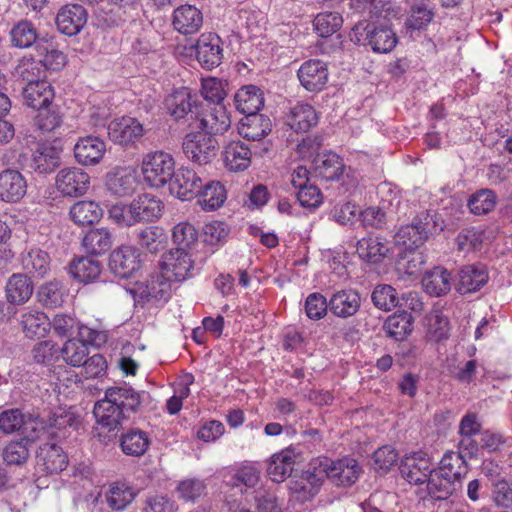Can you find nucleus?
I'll use <instances>...</instances> for the list:
<instances>
[{"mask_svg":"<svg viewBox=\"0 0 512 512\" xmlns=\"http://www.w3.org/2000/svg\"><path fill=\"white\" fill-rule=\"evenodd\" d=\"M141 404V394L129 386L110 387L105 397L94 406L97 423L107 431L118 429L126 414L134 412Z\"/></svg>","mask_w":512,"mask_h":512,"instance_id":"f257e3e1","label":"nucleus"},{"mask_svg":"<svg viewBox=\"0 0 512 512\" xmlns=\"http://www.w3.org/2000/svg\"><path fill=\"white\" fill-rule=\"evenodd\" d=\"M143 181L151 188L169 185L175 176L176 162L172 154L163 150L146 153L140 164Z\"/></svg>","mask_w":512,"mask_h":512,"instance_id":"f03ea898","label":"nucleus"},{"mask_svg":"<svg viewBox=\"0 0 512 512\" xmlns=\"http://www.w3.org/2000/svg\"><path fill=\"white\" fill-rule=\"evenodd\" d=\"M350 38L353 42L369 46L373 52L386 54L391 52L398 43L395 32L387 25L359 22L352 30Z\"/></svg>","mask_w":512,"mask_h":512,"instance_id":"7ed1b4c3","label":"nucleus"},{"mask_svg":"<svg viewBox=\"0 0 512 512\" xmlns=\"http://www.w3.org/2000/svg\"><path fill=\"white\" fill-rule=\"evenodd\" d=\"M107 341L104 331L92 329L86 325L78 326V339L68 340L61 349L63 360L73 366L80 367L88 357V345L100 347Z\"/></svg>","mask_w":512,"mask_h":512,"instance_id":"20e7f679","label":"nucleus"},{"mask_svg":"<svg viewBox=\"0 0 512 512\" xmlns=\"http://www.w3.org/2000/svg\"><path fill=\"white\" fill-rule=\"evenodd\" d=\"M434 217L430 212H422L411 224L400 227L395 235L396 244L402 245L408 251L423 245L429 235L437 230Z\"/></svg>","mask_w":512,"mask_h":512,"instance_id":"39448f33","label":"nucleus"},{"mask_svg":"<svg viewBox=\"0 0 512 512\" xmlns=\"http://www.w3.org/2000/svg\"><path fill=\"white\" fill-rule=\"evenodd\" d=\"M218 143L207 131H191L185 135L182 150L188 160L199 165L211 162L216 156Z\"/></svg>","mask_w":512,"mask_h":512,"instance_id":"423d86ee","label":"nucleus"},{"mask_svg":"<svg viewBox=\"0 0 512 512\" xmlns=\"http://www.w3.org/2000/svg\"><path fill=\"white\" fill-rule=\"evenodd\" d=\"M315 464L324 470V480L328 478L336 485L348 486L355 483L361 472L358 462L349 457L337 461L319 457L315 459Z\"/></svg>","mask_w":512,"mask_h":512,"instance_id":"0eeeda50","label":"nucleus"},{"mask_svg":"<svg viewBox=\"0 0 512 512\" xmlns=\"http://www.w3.org/2000/svg\"><path fill=\"white\" fill-rule=\"evenodd\" d=\"M91 177L80 167L62 168L55 177L56 190L64 197L79 198L88 193Z\"/></svg>","mask_w":512,"mask_h":512,"instance_id":"6e6552de","label":"nucleus"},{"mask_svg":"<svg viewBox=\"0 0 512 512\" xmlns=\"http://www.w3.org/2000/svg\"><path fill=\"white\" fill-rule=\"evenodd\" d=\"M110 140L124 147H135L145 135L143 124L136 118L122 116L113 119L107 126Z\"/></svg>","mask_w":512,"mask_h":512,"instance_id":"1a4fd4ad","label":"nucleus"},{"mask_svg":"<svg viewBox=\"0 0 512 512\" xmlns=\"http://www.w3.org/2000/svg\"><path fill=\"white\" fill-rule=\"evenodd\" d=\"M200 106L197 95L187 87L174 89L164 100L165 110L176 121L185 118L188 114L199 118Z\"/></svg>","mask_w":512,"mask_h":512,"instance_id":"9d476101","label":"nucleus"},{"mask_svg":"<svg viewBox=\"0 0 512 512\" xmlns=\"http://www.w3.org/2000/svg\"><path fill=\"white\" fill-rule=\"evenodd\" d=\"M0 429L5 433L21 431L26 440L35 441L43 426L37 418H25L20 410L10 409L0 414Z\"/></svg>","mask_w":512,"mask_h":512,"instance_id":"9b49d317","label":"nucleus"},{"mask_svg":"<svg viewBox=\"0 0 512 512\" xmlns=\"http://www.w3.org/2000/svg\"><path fill=\"white\" fill-rule=\"evenodd\" d=\"M192 254L193 252L171 249L162 257L161 269L163 273L179 282L192 277L194 272Z\"/></svg>","mask_w":512,"mask_h":512,"instance_id":"f8f14e48","label":"nucleus"},{"mask_svg":"<svg viewBox=\"0 0 512 512\" xmlns=\"http://www.w3.org/2000/svg\"><path fill=\"white\" fill-rule=\"evenodd\" d=\"M323 471L315 464V459L312 460L309 469L291 482L290 490L293 497L301 502L311 500L319 492L324 481Z\"/></svg>","mask_w":512,"mask_h":512,"instance_id":"ddd939ff","label":"nucleus"},{"mask_svg":"<svg viewBox=\"0 0 512 512\" xmlns=\"http://www.w3.org/2000/svg\"><path fill=\"white\" fill-rule=\"evenodd\" d=\"M300 84L309 92L322 91L329 78L327 64L319 59H309L297 71Z\"/></svg>","mask_w":512,"mask_h":512,"instance_id":"4468645a","label":"nucleus"},{"mask_svg":"<svg viewBox=\"0 0 512 512\" xmlns=\"http://www.w3.org/2000/svg\"><path fill=\"white\" fill-rule=\"evenodd\" d=\"M433 464L422 452L406 456L400 465L402 477L414 485H423L433 472Z\"/></svg>","mask_w":512,"mask_h":512,"instance_id":"2eb2a0df","label":"nucleus"},{"mask_svg":"<svg viewBox=\"0 0 512 512\" xmlns=\"http://www.w3.org/2000/svg\"><path fill=\"white\" fill-rule=\"evenodd\" d=\"M106 153L105 142L96 136L80 137L73 147L75 161L82 166L98 165Z\"/></svg>","mask_w":512,"mask_h":512,"instance_id":"dca6fc26","label":"nucleus"},{"mask_svg":"<svg viewBox=\"0 0 512 512\" xmlns=\"http://www.w3.org/2000/svg\"><path fill=\"white\" fill-rule=\"evenodd\" d=\"M202 179L190 168H180L169 184L170 194L182 201L196 198L202 188Z\"/></svg>","mask_w":512,"mask_h":512,"instance_id":"f3484780","label":"nucleus"},{"mask_svg":"<svg viewBox=\"0 0 512 512\" xmlns=\"http://www.w3.org/2000/svg\"><path fill=\"white\" fill-rule=\"evenodd\" d=\"M105 186L108 192L115 197L132 195L137 186L135 170L130 166H117L105 176Z\"/></svg>","mask_w":512,"mask_h":512,"instance_id":"a211bd4d","label":"nucleus"},{"mask_svg":"<svg viewBox=\"0 0 512 512\" xmlns=\"http://www.w3.org/2000/svg\"><path fill=\"white\" fill-rule=\"evenodd\" d=\"M196 57L202 67L210 70L221 64L223 49L217 34L204 33L196 43Z\"/></svg>","mask_w":512,"mask_h":512,"instance_id":"6ab92c4d","label":"nucleus"},{"mask_svg":"<svg viewBox=\"0 0 512 512\" xmlns=\"http://www.w3.org/2000/svg\"><path fill=\"white\" fill-rule=\"evenodd\" d=\"M86 9L78 4L63 6L57 13L56 25L62 34L75 36L81 32L87 23Z\"/></svg>","mask_w":512,"mask_h":512,"instance_id":"aec40b11","label":"nucleus"},{"mask_svg":"<svg viewBox=\"0 0 512 512\" xmlns=\"http://www.w3.org/2000/svg\"><path fill=\"white\" fill-rule=\"evenodd\" d=\"M139 257L140 254L137 248L121 246L110 256V269L120 278H129L140 268Z\"/></svg>","mask_w":512,"mask_h":512,"instance_id":"412c9836","label":"nucleus"},{"mask_svg":"<svg viewBox=\"0 0 512 512\" xmlns=\"http://www.w3.org/2000/svg\"><path fill=\"white\" fill-rule=\"evenodd\" d=\"M356 252L365 263L379 264L391 253V246L386 239L369 235L358 240Z\"/></svg>","mask_w":512,"mask_h":512,"instance_id":"4be33fe9","label":"nucleus"},{"mask_svg":"<svg viewBox=\"0 0 512 512\" xmlns=\"http://www.w3.org/2000/svg\"><path fill=\"white\" fill-rule=\"evenodd\" d=\"M4 292L7 303L21 306L27 303L32 297L34 285L27 275L14 273L7 279Z\"/></svg>","mask_w":512,"mask_h":512,"instance_id":"5701e85b","label":"nucleus"},{"mask_svg":"<svg viewBox=\"0 0 512 512\" xmlns=\"http://www.w3.org/2000/svg\"><path fill=\"white\" fill-rule=\"evenodd\" d=\"M135 294L143 301L166 302L171 295V278L165 273L153 275L147 283L137 285Z\"/></svg>","mask_w":512,"mask_h":512,"instance_id":"b1692460","label":"nucleus"},{"mask_svg":"<svg viewBox=\"0 0 512 512\" xmlns=\"http://www.w3.org/2000/svg\"><path fill=\"white\" fill-rule=\"evenodd\" d=\"M61 149L50 142L39 143L34 150L30 167L40 173L53 172L60 165Z\"/></svg>","mask_w":512,"mask_h":512,"instance_id":"393cba45","label":"nucleus"},{"mask_svg":"<svg viewBox=\"0 0 512 512\" xmlns=\"http://www.w3.org/2000/svg\"><path fill=\"white\" fill-rule=\"evenodd\" d=\"M361 297L354 289H343L332 294L329 300V309L339 318L354 316L360 309Z\"/></svg>","mask_w":512,"mask_h":512,"instance_id":"a878e982","label":"nucleus"},{"mask_svg":"<svg viewBox=\"0 0 512 512\" xmlns=\"http://www.w3.org/2000/svg\"><path fill=\"white\" fill-rule=\"evenodd\" d=\"M27 191V182L17 170L7 169L0 173V199L5 202H18Z\"/></svg>","mask_w":512,"mask_h":512,"instance_id":"bb28decb","label":"nucleus"},{"mask_svg":"<svg viewBox=\"0 0 512 512\" xmlns=\"http://www.w3.org/2000/svg\"><path fill=\"white\" fill-rule=\"evenodd\" d=\"M67 463L66 454L56 444L46 443L40 446L36 455L37 467L48 474L61 472L65 469Z\"/></svg>","mask_w":512,"mask_h":512,"instance_id":"cd10ccee","label":"nucleus"},{"mask_svg":"<svg viewBox=\"0 0 512 512\" xmlns=\"http://www.w3.org/2000/svg\"><path fill=\"white\" fill-rule=\"evenodd\" d=\"M196 119L199 121V128L212 136L226 132L231 125L230 116L223 105H215L205 112L200 108L199 118Z\"/></svg>","mask_w":512,"mask_h":512,"instance_id":"c85d7f7f","label":"nucleus"},{"mask_svg":"<svg viewBox=\"0 0 512 512\" xmlns=\"http://www.w3.org/2000/svg\"><path fill=\"white\" fill-rule=\"evenodd\" d=\"M22 332L27 338H42L51 328L48 316L35 308H28L20 315L19 320Z\"/></svg>","mask_w":512,"mask_h":512,"instance_id":"c756f323","label":"nucleus"},{"mask_svg":"<svg viewBox=\"0 0 512 512\" xmlns=\"http://www.w3.org/2000/svg\"><path fill=\"white\" fill-rule=\"evenodd\" d=\"M203 24L202 12L193 5H182L174 10L173 26L181 34L189 35L199 31Z\"/></svg>","mask_w":512,"mask_h":512,"instance_id":"7c9ffc66","label":"nucleus"},{"mask_svg":"<svg viewBox=\"0 0 512 512\" xmlns=\"http://www.w3.org/2000/svg\"><path fill=\"white\" fill-rule=\"evenodd\" d=\"M488 281V272L483 265H467L460 269L456 289L461 294L479 290Z\"/></svg>","mask_w":512,"mask_h":512,"instance_id":"2f4dec72","label":"nucleus"},{"mask_svg":"<svg viewBox=\"0 0 512 512\" xmlns=\"http://www.w3.org/2000/svg\"><path fill=\"white\" fill-rule=\"evenodd\" d=\"M103 216V209L93 200H79L69 209V219L77 226L84 227L97 223Z\"/></svg>","mask_w":512,"mask_h":512,"instance_id":"473e14b6","label":"nucleus"},{"mask_svg":"<svg viewBox=\"0 0 512 512\" xmlns=\"http://www.w3.org/2000/svg\"><path fill=\"white\" fill-rule=\"evenodd\" d=\"M286 123L297 133L307 132L318 123V115L310 104L297 103L287 114Z\"/></svg>","mask_w":512,"mask_h":512,"instance_id":"72a5a7b5","label":"nucleus"},{"mask_svg":"<svg viewBox=\"0 0 512 512\" xmlns=\"http://www.w3.org/2000/svg\"><path fill=\"white\" fill-rule=\"evenodd\" d=\"M272 129L271 120L262 114L245 115L238 126V133L245 139L259 141Z\"/></svg>","mask_w":512,"mask_h":512,"instance_id":"f704fd0d","label":"nucleus"},{"mask_svg":"<svg viewBox=\"0 0 512 512\" xmlns=\"http://www.w3.org/2000/svg\"><path fill=\"white\" fill-rule=\"evenodd\" d=\"M113 241V234L108 228H93L84 235L82 246L87 254L101 256L111 249Z\"/></svg>","mask_w":512,"mask_h":512,"instance_id":"c9c22d12","label":"nucleus"},{"mask_svg":"<svg viewBox=\"0 0 512 512\" xmlns=\"http://www.w3.org/2000/svg\"><path fill=\"white\" fill-rule=\"evenodd\" d=\"M236 109L244 115L256 114L264 106V95L255 85L241 87L234 96Z\"/></svg>","mask_w":512,"mask_h":512,"instance_id":"e433bc0d","label":"nucleus"},{"mask_svg":"<svg viewBox=\"0 0 512 512\" xmlns=\"http://www.w3.org/2000/svg\"><path fill=\"white\" fill-rule=\"evenodd\" d=\"M296 454L292 449H284L274 454L269 462L267 472L273 482L281 483L292 473Z\"/></svg>","mask_w":512,"mask_h":512,"instance_id":"4c0bfd02","label":"nucleus"},{"mask_svg":"<svg viewBox=\"0 0 512 512\" xmlns=\"http://www.w3.org/2000/svg\"><path fill=\"white\" fill-rule=\"evenodd\" d=\"M25 103L33 108L40 109L50 105L54 97V91L51 85L44 80L30 81L23 89Z\"/></svg>","mask_w":512,"mask_h":512,"instance_id":"58836bf2","label":"nucleus"},{"mask_svg":"<svg viewBox=\"0 0 512 512\" xmlns=\"http://www.w3.org/2000/svg\"><path fill=\"white\" fill-rule=\"evenodd\" d=\"M132 203L138 223L150 222L159 219L164 208L163 202L156 196L149 193L138 195L133 199Z\"/></svg>","mask_w":512,"mask_h":512,"instance_id":"ea45409f","label":"nucleus"},{"mask_svg":"<svg viewBox=\"0 0 512 512\" xmlns=\"http://www.w3.org/2000/svg\"><path fill=\"white\" fill-rule=\"evenodd\" d=\"M422 285L425 292L431 296L440 297L446 295L452 286L451 273L442 267H435L425 273Z\"/></svg>","mask_w":512,"mask_h":512,"instance_id":"a19ab883","label":"nucleus"},{"mask_svg":"<svg viewBox=\"0 0 512 512\" xmlns=\"http://www.w3.org/2000/svg\"><path fill=\"white\" fill-rule=\"evenodd\" d=\"M223 161L230 171H243L251 163V151L240 141H232L224 148Z\"/></svg>","mask_w":512,"mask_h":512,"instance_id":"79ce46f5","label":"nucleus"},{"mask_svg":"<svg viewBox=\"0 0 512 512\" xmlns=\"http://www.w3.org/2000/svg\"><path fill=\"white\" fill-rule=\"evenodd\" d=\"M136 497V492L132 486L125 482L110 483L104 493L107 505L116 511H122L129 506Z\"/></svg>","mask_w":512,"mask_h":512,"instance_id":"37998d69","label":"nucleus"},{"mask_svg":"<svg viewBox=\"0 0 512 512\" xmlns=\"http://www.w3.org/2000/svg\"><path fill=\"white\" fill-rule=\"evenodd\" d=\"M441 476H445L462 485V480L468 473V466L461 453L449 451L444 454L440 466L436 470Z\"/></svg>","mask_w":512,"mask_h":512,"instance_id":"c03bdc74","label":"nucleus"},{"mask_svg":"<svg viewBox=\"0 0 512 512\" xmlns=\"http://www.w3.org/2000/svg\"><path fill=\"white\" fill-rule=\"evenodd\" d=\"M196 198L204 211H214L224 204L227 198L226 189L220 182L211 181L205 185L202 184Z\"/></svg>","mask_w":512,"mask_h":512,"instance_id":"a18cd8bd","label":"nucleus"},{"mask_svg":"<svg viewBox=\"0 0 512 512\" xmlns=\"http://www.w3.org/2000/svg\"><path fill=\"white\" fill-rule=\"evenodd\" d=\"M172 240L174 249L193 252L199 245V232L192 223L182 221L173 227Z\"/></svg>","mask_w":512,"mask_h":512,"instance_id":"49530a36","label":"nucleus"},{"mask_svg":"<svg viewBox=\"0 0 512 512\" xmlns=\"http://www.w3.org/2000/svg\"><path fill=\"white\" fill-rule=\"evenodd\" d=\"M102 271V265L98 260L89 257L74 259L69 266V273L79 282L90 283L96 280Z\"/></svg>","mask_w":512,"mask_h":512,"instance_id":"de8ad7c7","label":"nucleus"},{"mask_svg":"<svg viewBox=\"0 0 512 512\" xmlns=\"http://www.w3.org/2000/svg\"><path fill=\"white\" fill-rule=\"evenodd\" d=\"M413 317L406 311L390 315L384 322V330L388 337L403 341L412 332Z\"/></svg>","mask_w":512,"mask_h":512,"instance_id":"09e8293b","label":"nucleus"},{"mask_svg":"<svg viewBox=\"0 0 512 512\" xmlns=\"http://www.w3.org/2000/svg\"><path fill=\"white\" fill-rule=\"evenodd\" d=\"M316 172L327 180L337 179L343 172L341 158L334 152L319 153L314 159Z\"/></svg>","mask_w":512,"mask_h":512,"instance_id":"8fccbe9b","label":"nucleus"},{"mask_svg":"<svg viewBox=\"0 0 512 512\" xmlns=\"http://www.w3.org/2000/svg\"><path fill=\"white\" fill-rule=\"evenodd\" d=\"M425 484L428 494L435 500L447 499L462 487V485L454 482L450 478L441 476L436 470H433Z\"/></svg>","mask_w":512,"mask_h":512,"instance_id":"3c124183","label":"nucleus"},{"mask_svg":"<svg viewBox=\"0 0 512 512\" xmlns=\"http://www.w3.org/2000/svg\"><path fill=\"white\" fill-rule=\"evenodd\" d=\"M150 445L146 432L141 430H130L122 435L120 446L126 455L141 456Z\"/></svg>","mask_w":512,"mask_h":512,"instance_id":"603ef678","label":"nucleus"},{"mask_svg":"<svg viewBox=\"0 0 512 512\" xmlns=\"http://www.w3.org/2000/svg\"><path fill=\"white\" fill-rule=\"evenodd\" d=\"M22 267L29 273L43 277L50 269L49 255L38 248H33L22 255Z\"/></svg>","mask_w":512,"mask_h":512,"instance_id":"864d4df0","label":"nucleus"},{"mask_svg":"<svg viewBox=\"0 0 512 512\" xmlns=\"http://www.w3.org/2000/svg\"><path fill=\"white\" fill-rule=\"evenodd\" d=\"M10 37L14 47L24 49L31 47L36 42L38 34L31 22L22 20L11 29Z\"/></svg>","mask_w":512,"mask_h":512,"instance_id":"5fc2aeb1","label":"nucleus"},{"mask_svg":"<svg viewBox=\"0 0 512 512\" xmlns=\"http://www.w3.org/2000/svg\"><path fill=\"white\" fill-rule=\"evenodd\" d=\"M343 24V18L338 12H322L316 15L313 26L315 32L323 38L336 33Z\"/></svg>","mask_w":512,"mask_h":512,"instance_id":"6e6d98bb","label":"nucleus"},{"mask_svg":"<svg viewBox=\"0 0 512 512\" xmlns=\"http://www.w3.org/2000/svg\"><path fill=\"white\" fill-rule=\"evenodd\" d=\"M260 479V470L252 464L243 465L231 475L227 481L233 488L244 486L247 489L254 488Z\"/></svg>","mask_w":512,"mask_h":512,"instance_id":"4d7b16f0","label":"nucleus"},{"mask_svg":"<svg viewBox=\"0 0 512 512\" xmlns=\"http://www.w3.org/2000/svg\"><path fill=\"white\" fill-rule=\"evenodd\" d=\"M226 85L224 81L216 77L203 78L200 92L206 101L222 105V101L227 96Z\"/></svg>","mask_w":512,"mask_h":512,"instance_id":"13d9d810","label":"nucleus"},{"mask_svg":"<svg viewBox=\"0 0 512 512\" xmlns=\"http://www.w3.org/2000/svg\"><path fill=\"white\" fill-rule=\"evenodd\" d=\"M37 297L39 302L46 307H59L63 303V286L58 281L47 282L39 288Z\"/></svg>","mask_w":512,"mask_h":512,"instance_id":"bf43d9fd","label":"nucleus"},{"mask_svg":"<svg viewBox=\"0 0 512 512\" xmlns=\"http://www.w3.org/2000/svg\"><path fill=\"white\" fill-rule=\"evenodd\" d=\"M496 205V196L489 189H481L474 193L469 201L468 207L471 213L475 215L487 214L494 209Z\"/></svg>","mask_w":512,"mask_h":512,"instance_id":"052dcab7","label":"nucleus"},{"mask_svg":"<svg viewBox=\"0 0 512 512\" xmlns=\"http://www.w3.org/2000/svg\"><path fill=\"white\" fill-rule=\"evenodd\" d=\"M450 335V323L448 318L440 311L434 310L429 317L428 337L440 342Z\"/></svg>","mask_w":512,"mask_h":512,"instance_id":"680f3d73","label":"nucleus"},{"mask_svg":"<svg viewBox=\"0 0 512 512\" xmlns=\"http://www.w3.org/2000/svg\"><path fill=\"white\" fill-rule=\"evenodd\" d=\"M372 302L384 311H390L398 305L399 299L396 290L387 284L377 285L372 292Z\"/></svg>","mask_w":512,"mask_h":512,"instance_id":"e2e57ef3","label":"nucleus"},{"mask_svg":"<svg viewBox=\"0 0 512 512\" xmlns=\"http://www.w3.org/2000/svg\"><path fill=\"white\" fill-rule=\"evenodd\" d=\"M31 440L25 437L21 441H12L6 445L3 450V459L9 465H21L26 462L29 457V449L27 446Z\"/></svg>","mask_w":512,"mask_h":512,"instance_id":"0e129e2a","label":"nucleus"},{"mask_svg":"<svg viewBox=\"0 0 512 512\" xmlns=\"http://www.w3.org/2000/svg\"><path fill=\"white\" fill-rule=\"evenodd\" d=\"M35 116L36 127L43 132H51L60 126L62 118L60 113L52 106L47 105L37 109Z\"/></svg>","mask_w":512,"mask_h":512,"instance_id":"69168bd1","label":"nucleus"},{"mask_svg":"<svg viewBox=\"0 0 512 512\" xmlns=\"http://www.w3.org/2000/svg\"><path fill=\"white\" fill-rule=\"evenodd\" d=\"M133 208L134 206L132 202L128 205L123 203H117L115 205H112L108 211L109 218L118 226H133L138 223Z\"/></svg>","mask_w":512,"mask_h":512,"instance_id":"338daca9","label":"nucleus"},{"mask_svg":"<svg viewBox=\"0 0 512 512\" xmlns=\"http://www.w3.org/2000/svg\"><path fill=\"white\" fill-rule=\"evenodd\" d=\"M491 499L498 507H512V482L505 479L494 481L491 484Z\"/></svg>","mask_w":512,"mask_h":512,"instance_id":"774afa93","label":"nucleus"}]
</instances>
